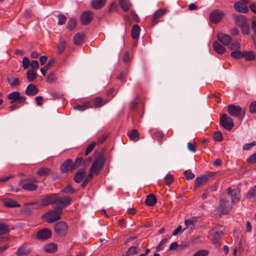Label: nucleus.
<instances>
[{"label":"nucleus","instance_id":"nucleus-58","mask_svg":"<svg viewBox=\"0 0 256 256\" xmlns=\"http://www.w3.org/2000/svg\"><path fill=\"white\" fill-rule=\"evenodd\" d=\"M240 27L241 28L242 32L244 34H249L250 30L249 26H248V25L246 24H244L243 26H242Z\"/></svg>","mask_w":256,"mask_h":256},{"label":"nucleus","instance_id":"nucleus-56","mask_svg":"<svg viewBox=\"0 0 256 256\" xmlns=\"http://www.w3.org/2000/svg\"><path fill=\"white\" fill-rule=\"evenodd\" d=\"M138 253L137 248L136 246H131L127 252V255H134Z\"/></svg>","mask_w":256,"mask_h":256},{"label":"nucleus","instance_id":"nucleus-51","mask_svg":"<svg viewBox=\"0 0 256 256\" xmlns=\"http://www.w3.org/2000/svg\"><path fill=\"white\" fill-rule=\"evenodd\" d=\"M58 25H62L66 23L67 18L65 15L60 14L58 16Z\"/></svg>","mask_w":256,"mask_h":256},{"label":"nucleus","instance_id":"nucleus-11","mask_svg":"<svg viewBox=\"0 0 256 256\" xmlns=\"http://www.w3.org/2000/svg\"><path fill=\"white\" fill-rule=\"evenodd\" d=\"M52 236L51 230L48 228H44L38 231L36 236V238L40 240H46Z\"/></svg>","mask_w":256,"mask_h":256},{"label":"nucleus","instance_id":"nucleus-24","mask_svg":"<svg viewBox=\"0 0 256 256\" xmlns=\"http://www.w3.org/2000/svg\"><path fill=\"white\" fill-rule=\"evenodd\" d=\"M156 198L152 194L147 196L145 200L146 204L149 206H154L156 204Z\"/></svg>","mask_w":256,"mask_h":256},{"label":"nucleus","instance_id":"nucleus-42","mask_svg":"<svg viewBox=\"0 0 256 256\" xmlns=\"http://www.w3.org/2000/svg\"><path fill=\"white\" fill-rule=\"evenodd\" d=\"M9 231L8 226L4 222H0V235H4Z\"/></svg>","mask_w":256,"mask_h":256},{"label":"nucleus","instance_id":"nucleus-53","mask_svg":"<svg viewBox=\"0 0 256 256\" xmlns=\"http://www.w3.org/2000/svg\"><path fill=\"white\" fill-rule=\"evenodd\" d=\"M22 67L24 70L28 68L30 65V61L27 57H24L22 60Z\"/></svg>","mask_w":256,"mask_h":256},{"label":"nucleus","instance_id":"nucleus-64","mask_svg":"<svg viewBox=\"0 0 256 256\" xmlns=\"http://www.w3.org/2000/svg\"><path fill=\"white\" fill-rule=\"evenodd\" d=\"M252 28L254 34L256 35V16L252 18Z\"/></svg>","mask_w":256,"mask_h":256},{"label":"nucleus","instance_id":"nucleus-33","mask_svg":"<svg viewBox=\"0 0 256 256\" xmlns=\"http://www.w3.org/2000/svg\"><path fill=\"white\" fill-rule=\"evenodd\" d=\"M243 58L246 60H252L256 58V54L252 51L244 52Z\"/></svg>","mask_w":256,"mask_h":256},{"label":"nucleus","instance_id":"nucleus-54","mask_svg":"<svg viewBox=\"0 0 256 256\" xmlns=\"http://www.w3.org/2000/svg\"><path fill=\"white\" fill-rule=\"evenodd\" d=\"M213 138L218 142H220L222 140V134L220 132H216L214 134Z\"/></svg>","mask_w":256,"mask_h":256},{"label":"nucleus","instance_id":"nucleus-14","mask_svg":"<svg viewBox=\"0 0 256 256\" xmlns=\"http://www.w3.org/2000/svg\"><path fill=\"white\" fill-rule=\"evenodd\" d=\"M240 190L238 188L232 190L231 188H228V192L229 195H230L232 202L236 203L240 200Z\"/></svg>","mask_w":256,"mask_h":256},{"label":"nucleus","instance_id":"nucleus-55","mask_svg":"<svg viewBox=\"0 0 256 256\" xmlns=\"http://www.w3.org/2000/svg\"><path fill=\"white\" fill-rule=\"evenodd\" d=\"M248 164H253L256 163V152L250 156L246 160Z\"/></svg>","mask_w":256,"mask_h":256},{"label":"nucleus","instance_id":"nucleus-32","mask_svg":"<svg viewBox=\"0 0 256 256\" xmlns=\"http://www.w3.org/2000/svg\"><path fill=\"white\" fill-rule=\"evenodd\" d=\"M128 136L134 142H137L139 140V134L136 130H133L128 132Z\"/></svg>","mask_w":256,"mask_h":256},{"label":"nucleus","instance_id":"nucleus-52","mask_svg":"<svg viewBox=\"0 0 256 256\" xmlns=\"http://www.w3.org/2000/svg\"><path fill=\"white\" fill-rule=\"evenodd\" d=\"M96 142H93L90 144L87 147L86 152H85V155L88 156L94 148L96 144Z\"/></svg>","mask_w":256,"mask_h":256},{"label":"nucleus","instance_id":"nucleus-6","mask_svg":"<svg viewBox=\"0 0 256 256\" xmlns=\"http://www.w3.org/2000/svg\"><path fill=\"white\" fill-rule=\"evenodd\" d=\"M54 232L59 236H64L68 233V226L67 224L64 221L56 222L54 224Z\"/></svg>","mask_w":256,"mask_h":256},{"label":"nucleus","instance_id":"nucleus-62","mask_svg":"<svg viewBox=\"0 0 256 256\" xmlns=\"http://www.w3.org/2000/svg\"><path fill=\"white\" fill-rule=\"evenodd\" d=\"M255 145H256V142H253L251 143L244 144L242 148L244 150H248Z\"/></svg>","mask_w":256,"mask_h":256},{"label":"nucleus","instance_id":"nucleus-15","mask_svg":"<svg viewBox=\"0 0 256 256\" xmlns=\"http://www.w3.org/2000/svg\"><path fill=\"white\" fill-rule=\"evenodd\" d=\"M93 18V13L89 10L84 12L81 16V22L84 25L88 24Z\"/></svg>","mask_w":256,"mask_h":256},{"label":"nucleus","instance_id":"nucleus-2","mask_svg":"<svg viewBox=\"0 0 256 256\" xmlns=\"http://www.w3.org/2000/svg\"><path fill=\"white\" fill-rule=\"evenodd\" d=\"M72 201V199L68 196L59 198L58 196V194H56V200L53 208L61 211V212H62V209L68 206L71 204Z\"/></svg>","mask_w":256,"mask_h":256},{"label":"nucleus","instance_id":"nucleus-49","mask_svg":"<svg viewBox=\"0 0 256 256\" xmlns=\"http://www.w3.org/2000/svg\"><path fill=\"white\" fill-rule=\"evenodd\" d=\"M66 44L64 41L62 40L60 42L58 46L57 52L58 54H61L64 52L66 48Z\"/></svg>","mask_w":256,"mask_h":256},{"label":"nucleus","instance_id":"nucleus-18","mask_svg":"<svg viewBox=\"0 0 256 256\" xmlns=\"http://www.w3.org/2000/svg\"><path fill=\"white\" fill-rule=\"evenodd\" d=\"M217 37L218 40L224 46H228L232 42V38L228 34L220 32L218 34Z\"/></svg>","mask_w":256,"mask_h":256},{"label":"nucleus","instance_id":"nucleus-26","mask_svg":"<svg viewBox=\"0 0 256 256\" xmlns=\"http://www.w3.org/2000/svg\"><path fill=\"white\" fill-rule=\"evenodd\" d=\"M213 48L214 51L218 54H223L226 52V48L217 41L213 43Z\"/></svg>","mask_w":256,"mask_h":256},{"label":"nucleus","instance_id":"nucleus-60","mask_svg":"<svg viewBox=\"0 0 256 256\" xmlns=\"http://www.w3.org/2000/svg\"><path fill=\"white\" fill-rule=\"evenodd\" d=\"M184 176L187 180L193 179L195 175L190 170H186L184 172Z\"/></svg>","mask_w":256,"mask_h":256},{"label":"nucleus","instance_id":"nucleus-41","mask_svg":"<svg viewBox=\"0 0 256 256\" xmlns=\"http://www.w3.org/2000/svg\"><path fill=\"white\" fill-rule=\"evenodd\" d=\"M26 77L29 82H32L36 78V73L33 70H29L26 72Z\"/></svg>","mask_w":256,"mask_h":256},{"label":"nucleus","instance_id":"nucleus-10","mask_svg":"<svg viewBox=\"0 0 256 256\" xmlns=\"http://www.w3.org/2000/svg\"><path fill=\"white\" fill-rule=\"evenodd\" d=\"M224 14L222 10H215L210 15V20L212 23H218L223 18Z\"/></svg>","mask_w":256,"mask_h":256},{"label":"nucleus","instance_id":"nucleus-4","mask_svg":"<svg viewBox=\"0 0 256 256\" xmlns=\"http://www.w3.org/2000/svg\"><path fill=\"white\" fill-rule=\"evenodd\" d=\"M225 228L222 226H218L210 231V239L214 244H218L220 238L224 236Z\"/></svg>","mask_w":256,"mask_h":256},{"label":"nucleus","instance_id":"nucleus-43","mask_svg":"<svg viewBox=\"0 0 256 256\" xmlns=\"http://www.w3.org/2000/svg\"><path fill=\"white\" fill-rule=\"evenodd\" d=\"M244 52L240 50L232 51L230 53V56L236 59L243 58Z\"/></svg>","mask_w":256,"mask_h":256},{"label":"nucleus","instance_id":"nucleus-3","mask_svg":"<svg viewBox=\"0 0 256 256\" xmlns=\"http://www.w3.org/2000/svg\"><path fill=\"white\" fill-rule=\"evenodd\" d=\"M61 211L58 210H52L45 212L42 215V218L46 220L48 223H53L58 220L60 218Z\"/></svg>","mask_w":256,"mask_h":256},{"label":"nucleus","instance_id":"nucleus-63","mask_svg":"<svg viewBox=\"0 0 256 256\" xmlns=\"http://www.w3.org/2000/svg\"><path fill=\"white\" fill-rule=\"evenodd\" d=\"M250 112L251 113H256V102H251L250 106Z\"/></svg>","mask_w":256,"mask_h":256},{"label":"nucleus","instance_id":"nucleus-21","mask_svg":"<svg viewBox=\"0 0 256 256\" xmlns=\"http://www.w3.org/2000/svg\"><path fill=\"white\" fill-rule=\"evenodd\" d=\"M86 172L84 168L79 169L75 174L74 180L76 183L80 182L82 179L86 176Z\"/></svg>","mask_w":256,"mask_h":256},{"label":"nucleus","instance_id":"nucleus-5","mask_svg":"<svg viewBox=\"0 0 256 256\" xmlns=\"http://www.w3.org/2000/svg\"><path fill=\"white\" fill-rule=\"evenodd\" d=\"M228 114L232 116L237 117L242 120L245 115L244 110H242V108L238 106L230 104L228 106Z\"/></svg>","mask_w":256,"mask_h":256},{"label":"nucleus","instance_id":"nucleus-9","mask_svg":"<svg viewBox=\"0 0 256 256\" xmlns=\"http://www.w3.org/2000/svg\"><path fill=\"white\" fill-rule=\"evenodd\" d=\"M8 99L10 100V104L17 102L18 104L24 102L26 100V98L21 96L18 92H13L8 95Z\"/></svg>","mask_w":256,"mask_h":256},{"label":"nucleus","instance_id":"nucleus-46","mask_svg":"<svg viewBox=\"0 0 256 256\" xmlns=\"http://www.w3.org/2000/svg\"><path fill=\"white\" fill-rule=\"evenodd\" d=\"M75 192V190L72 188L70 184H66L65 188L62 190V192L65 194H72Z\"/></svg>","mask_w":256,"mask_h":256},{"label":"nucleus","instance_id":"nucleus-48","mask_svg":"<svg viewBox=\"0 0 256 256\" xmlns=\"http://www.w3.org/2000/svg\"><path fill=\"white\" fill-rule=\"evenodd\" d=\"M76 20L74 18H70L67 24V28L70 30H72L76 27Z\"/></svg>","mask_w":256,"mask_h":256},{"label":"nucleus","instance_id":"nucleus-22","mask_svg":"<svg viewBox=\"0 0 256 256\" xmlns=\"http://www.w3.org/2000/svg\"><path fill=\"white\" fill-rule=\"evenodd\" d=\"M38 92V90L36 86L32 84H28L25 91L26 94L28 96H34Z\"/></svg>","mask_w":256,"mask_h":256},{"label":"nucleus","instance_id":"nucleus-28","mask_svg":"<svg viewBox=\"0 0 256 256\" xmlns=\"http://www.w3.org/2000/svg\"><path fill=\"white\" fill-rule=\"evenodd\" d=\"M234 21L236 24L240 27L246 24V18L242 14L236 16L234 17Z\"/></svg>","mask_w":256,"mask_h":256},{"label":"nucleus","instance_id":"nucleus-31","mask_svg":"<svg viewBox=\"0 0 256 256\" xmlns=\"http://www.w3.org/2000/svg\"><path fill=\"white\" fill-rule=\"evenodd\" d=\"M84 34L82 33L76 34L74 38V42L76 45H80L84 42Z\"/></svg>","mask_w":256,"mask_h":256},{"label":"nucleus","instance_id":"nucleus-30","mask_svg":"<svg viewBox=\"0 0 256 256\" xmlns=\"http://www.w3.org/2000/svg\"><path fill=\"white\" fill-rule=\"evenodd\" d=\"M106 2V0H92V5L94 8L98 10L102 8Z\"/></svg>","mask_w":256,"mask_h":256},{"label":"nucleus","instance_id":"nucleus-16","mask_svg":"<svg viewBox=\"0 0 256 256\" xmlns=\"http://www.w3.org/2000/svg\"><path fill=\"white\" fill-rule=\"evenodd\" d=\"M166 12V8H160L154 14L151 23L152 26H154L158 24V19L164 15Z\"/></svg>","mask_w":256,"mask_h":256},{"label":"nucleus","instance_id":"nucleus-25","mask_svg":"<svg viewBox=\"0 0 256 256\" xmlns=\"http://www.w3.org/2000/svg\"><path fill=\"white\" fill-rule=\"evenodd\" d=\"M44 251L48 253H53L58 250V246L56 244L50 243L44 246Z\"/></svg>","mask_w":256,"mask_h":256},{"label":"nucleus","instance_id":"nucleus-1","mask_svg":"<svg viewBox=\"0 0 256 256\" xmlns=\"http://www.w3.org/2000/svg\"><path fill=\"white\" fill-rule=\"evenodd\" d=\"M105 163V159L102 156H98L92 162L90 168L89 177H92L94 174L98 175L102 169Z\"/></svg>","mask_w":256,"mask_h":256},{"label":"nucleus","instance_id":"nucleus-40","mask_svg":"<svg viewBox=\"0 0 256 256\" xmlns=\"http://www.w3.org/2000/svg\"><path fill=\"white\" fill-rule=\"evenodd\" d=\"M7 80L12 86H18L20 83V79L18 78L9 77L8 78Z\"/></svg>","mask_w":256,"mask_h":256},{"label":"nucleus","instance_id":"nucleus-23","mask_svg":"<svg viewBox=\"0 0 256 256\" xmlns=\"http://www.w3.org/2000/svg\"><path fill=\"white\" fill-rule=\"evenodd\" d=\"M208 180V176H203L200 177H197L194 180V190L198 188L200 186L206 184Z\"/></svg>","mask_w":256,"mask_h":256},{"label":"nucleus","instance_id":"nucleus-7","mask_svg":"<svg viewBox=\"0 0 256 256\" xmlns=\"http://www.w3.org/2000/svg\"><path fill=\"white\" fill-rule=\"evenodd\" d=\"M24 183L22 185V188L27 191H34L37 190L38 186L34 183L37 182L36 178H30L24 180Z\"/></svg>","mask_w":256,"mask_h":256},{"label":"nucleus","instance_id":"nucleus-37","mask_svg":"<svg viewBox=\"0 0 256 256\" xmlns=\"http://www.w3.org/2000/svg\"><path fill=\"white\" fill-rule=\"evenodd\" d=\"M119 4L120 8L124 12L128 11L132 6L129 2H126L124 0H120Z\"/></svg>","mask_w":256,"mask_h":256},{"label":"nucleus","instance_id":"nucleus-45","mask_svg":"<svg viewBox=\"0 0 256 256\" xmlns=\"http://www.w3.org/2000/svg\"><path fill=\"white\" fill-rule=\"evenodd\" d=\"M184 224L186 226V228H190V230L194 229L195 226L194 222L192 219L186 220Z\"/></svg>","mask_w":256,"mask_h":256},{"label":"nucleus","instance_id":"nucleus-29","mask_svg":"<svg viewBox=\"0 0 256 256\" xmlns=\"http://www.w3.org/2000/svg\"><path fill=\"white\" fill-rule=\"evenodd\" d=\"M140 27L138 24H134L132 28L131 35L132 38L136 40L139 37Z\"/></svg>","mask_w":256,"mask_h":256},{"label":"nucleus","instance_id":"nucleus-19","mask_svg":"<svg viewBox=\"0 0 256 256\" xmlns=\"http://www.w3.org/2000/svg\"><path fill=\"white\" fill-rule=\"evenodd\" d=\"M108 101V99H104L100 96H96L92 101L93 106L94 108H100L107 104Z\"/></svg>","mask_w":256,"mask_h":256},{"label":"nucleus","instance_id":"nucleus-13","mask_svg":"<svg viewBox=\"0 0 256 256\" xmlns=\"http://www.w3.org/2000/svg\"><path fill=\"white\" fill-rule=\"evenodd\" d=\"M60 170L62 173L74 170V168H73V161L71 159H68L64 161L61 165Z\"/></svg>","mask_w":256,"mask_h":256},{"label":"nucleus","instance_id":"nucleus-50","mask_svg":"<svg viewBox=\"0 0 256 256\" xmlns=\"http://www.w3.org/2000/svg\"><path fill=\"white\" fill-rule=\"evenodd\" d=\"M164 178L165 183L168 186L174 182L173 176L170 174H168Z\"/></svg>","mask_w":256,"mask_h":256},{"label":"nucleus","instance_id":"nucleus-47","mask_svg":"<svg viewBox=\"0 0 256 256\" xmlns=\"http://www.w3.org/2000/svg\"><path fill=\"white\" fill-rule=\"evenodd\" d=\"M138 96H136L134 99L130 102V110L135 112L136 110L137 105L138 104Z\"/></svg>","mask_w":256,"mask_h":256},{"label":"nucleus","instance_id":"nucleus-35","mask_svg":"<svg viewBox=\"0 0 256 256\" xmlns=\"http://www.w3.org/2000/svg\"><path fill=\"white\" fill-rule=\"evenodd\" d=\"M50 171V170L49 168L42 167L38 170L36 174L40 176H46L49 174Z\"/></svg>","mask_w":256,"mask_h":256},{"label":"nucleus","instance_id":"nucleus-38","mask_svg":"<svg viewBox=\"0 0 256 256\" xmlns=\"http://www.w3.org/2000/svg\"><path fill=\"white\" fill-rule=\"evenodd\" d=\"M31 250L26 249L24 246H20L16 251V254L18 256H25L30 253Z\"/></svg>","mask_w":256,"mask_h":256},{"label":"nucleus","instance_id":"nucleus-34","mask_svg":"<svg viewBox=\"0 0 256 256\" xmlns=\"http://www.w3.org/2000/svg\"><path fill=\"white\" fill-rule=\"evenodd\" d=\"M4 206L8 208H16L20 206L16 201L12 199L4 200Z\"/></svg>","mask_w":256,"mask_h":256},{"label":"nucleus","instance_id":"nucleus-8","mask_svg":"<svg viewBox=\"0 0 256 256\" xmlns=\"http://www.w3.org/2000/svg\"><path fill=\"white\" fill-rule=\"evenodd\" d=\"M220 125L226 130H230L234 126L232 118L226 114L222 115L220 118Z\"/></svg>","mask_w":256,"mask_h":256},{"label":"nucleus","instance_id":"nucleus-39","mask_svg":"<svg viewBox=\"0 0 256 256\" xmlns=\"http://www.w3.org/2000/svg\"><path fill=\"white\" fill-rule=\"evenodd\" d=\"M228 46V48L233 51L240 50V42L236 40L232 42Z\"/></svg>","mask_w":256,"mask_h":256},{"label":"nucleus","instance_id":"nucleus-27","mask_svg":"<svg viewBox=\"0 0 256 256\" xmlns=\"http://www.w3.org/2000/svg\"><path fill=\"white\" fill-rule=\"evenodd\" d=\"M164 137V134L160 130L156 131L152 134V138L161 143Z\"/></svg>","mask_w":256,"mask_h":256},{"label":"nucleus","instance_id":"nucleus-59","mask_svg":"<svg viewBox=\"0 0 256 256\" xmlns=\"http://www.w3.org/2000/svg\"><path fill=\"white\" fill-rule=\"evenodd\" d=\"M168 241L167 238H164L162 239L160 242L159 244L156 246V251H160L163 248L162 246L166 244Z\"/></svg>","mask_w":256,"mask_h":256},{"label":"nucleus","instance_id":"nucleus-20","mask_svg":"<svg viewBox=\"0 0 256 256\" xmlns=\"http://www.w3.org/2000/svg\"><path fill=\"white\" fill-rule=\"evenodd\" d=\"M234 10L240 12L246 13L248 11V7L245 4L240 2H236L234 5Z\"/></svg>","mask_w":256,"mask_h":256},{"label":"nucleus","instance_id":"nucleus-61","mask_svg":"<svg viewBox=\"0 0 256 256\" xmlns=\"http://www.w3.org/2000/svg\"><path fill=\"white\" fill-rule=\"evenodd\" d=\"M82 157H79L78 158L76 159L75 162H73V168H74V170L77 168L82 163Z\"/></svg>","mask_w":256,"mask_h":256},{"label":"nucleus","instance_id":"nucleus-57","mask_svg":"<svg viewBox=\"0 0 256 256\" xmlns=\"http://www.w3.org/2000/svg\"><path fill=\"white\" fill-rule=\"evenodd\" d=\"M208 252L206 250H200L196 252L193 256H207Z\"/></svg>","mask_w":256,"mask_h":256},{"label":"nucleus","instance_id":"nucleus-36","mask_svg":"<svg viewBox=\"0 0 256 256\" xmlns=\"http://www.w3.org/2000/svg\"><path fill=\"white\" fill-rule=\"evenodd\" d=\"M90 104H91L90 102H86L84 103L83 104H78V105L76 106L74 108V110L83 111L89 107H90V108L92 107V106H90Z\"/></svg>","mask_w":256,"mask_h":256},{"label":"nucleus","instance_id":"nucleus-44","mask_svg":"<svg viewBox=\"0 0 256 256\" xmlns=\"http://www.w3.org/2000/svg\"><path fill=\"white\" fill-rule=\"evenodd\" d=\"M256 196V185L254 186L246 194V198L248 199H252Z\"/></svg>","mask_w":256,"mask_h":256},{"label":"nucleus","instance_id":"nucleus-17","mask_svg":"<svg viewBox=\"0 0 256 256\" xmlns=\"http://www.w3.org/2000/svg\"><path fill=\"white\" fill-rule=\"evenodd\" d=\"M56 200V194H50L46 195L42 200L41 205L42 206H47L50 204H52V206L54 204V200Z\"/></svg>","mask_w":256,"mask_h":256},{"label":"nucleus","instance_id":"nucleus-12","mask_svg":"<svg viewBox=\"0 0 256 256\" xmlns=\"http://www.w3.org/2000/svg\"><path fill=\"white\" fill-rule=\"evenodd\" d=\"M230 210L229 206V202L224 200H221L220 204L218 206L217 210L220 215L227 214Z\"/></svg>","mask_w":256,"mask_h":256}]
</instances>
